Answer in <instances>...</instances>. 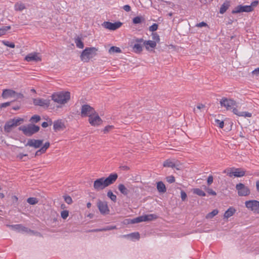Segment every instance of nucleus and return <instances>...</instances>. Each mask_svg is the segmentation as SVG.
<instances>
[{"label": "nucleus", "instance_id": "1", "mask_svg": "<svg viewBox=\"0 0 259 259\" xmlns=\"http://www.w3.org/2000/svg\"><path fill=\"white\" fill-rule=\"evenodd\" d=\"M118 175L116 173L110 174L107 178L102 177L94 182V189L97 191H101L113 184L117 179Z\"/></svg>", "mask_w": 259, "mask_h": 259}, {"label": "nucleus", "instance_id": "2", "mask_svg": "<svg viewBox=\"0 0 259 259\" xmlns=\"http://www.w3.org/2000/svg\"><path fill=\"white\" fill-rule=\"evenodd\" d=\"M220 104L222 107H225L227 110H230L233 109V112L234 114L239 116L244 117H251L252 114L248 112H240L236 108H233L236 105V102L231 99H228L227 98H223L220 101Z\"/></svg>", "mask_w": 259, "mask_h": 259}, {"label": "nucleus", "instance_id": "3", "mask_svg": "<svg viewBox=\"0 0 259 259\" xmlns=\"http://www.w3.org/2000/svg\"><path fill=\"white\" fill-rule=\"evenodd\" d=\"M52 100L60 104L67 103L70 99V94L69 92H62L55 93L51 96Z\"/></svg>", "mask_w": 259, "mask_h": 259}, {"label": "nucleus", "instance_id": "4", "mask_svg": "<svg viewBox=\"0 0 259 259\" xmlns=\"http://www.w3.org/2000/svg\"><path fill=\"white\" fill-rule=\"evenodd\" d=\"M97 51L98 49L95 47L86 48L80 54V60L83 62H89L97 55Z\"/></svg>", "mask_w": 259, "mask_h": 259}, {"label": "nucleus", "instance_id": "5", "mask_svg": "<svg viewBox=\"0 0 259 259\" xmlns=\"http://www.w3.org/2000/svg\"><path fill=\"white\" fill-rule=\"evenodd\" d=\"M39 126L34 124L24 125L19 128V130L22 131L24 134L27 136H31L34 134L36 133L39 131Z\"/></svg>", "mask_w": 259, "mask_h": 259}, {"label": "nucleus", "instance_id": "6", "mask_svg": "<svg viewBox=\"0 0 259 259\" xmlns=\"http://www.w3.org/2000/svg\"><path fill=\"white\" fill-rule=\"evenodd\" d=\"M23 120V119L21 118H15L8 121L4 126L5 131L7 133L10 132L13 128L20 125Z\"/></svg>", "mask_w": 259, "mask_h": 259}, {"label": "nucleus", "instance_id": "7", "mask_svg": "<svg viewBox=\"0 0 259 259\" xmlns=\"http://www.w3.org/2000/svg\"><path fill=\"white\" fill-rule=\"evenodd\" d=\"M224 172L227 173L230 177H242L245 175V170L241 168H231L225 170Z\"/></svg>", "mask_w": 259, "mask_h": 259}, {"label": "nucleus", "instance_id": "8", "mask_svg": "<svg viewBox=\"0 0 259 259\" xmlns=\"http://www.w3.org/2000/svg\"><path fill=\"white\" fill-rule=\"evenodd\" d=\"M245 207L255 214H259V201L256 200H250L245 202Z\"/></svg>", "mask_w": 259, "mask_h": 259}, {"label": "nucleus", "instance_id": "9", "mask_svg": "<svg viewBox=\"0 0 259 259\" xmlns=\"http://www.w3.org/2000/svg\"><path fill=\"white\" fill-rule=\"evenodd\" d=\"M96 111L92 107L89 105L84 104L81 106L80 115L82 117H90Z\"/></svg>", "mask_w": 259, "mask_h": 259}, {"label": "nucleus", "instance_id": "10", "mask_svg": "<svg viewBox=\"0 0 259 259\" xmlns=\"http://www.w3.org/2000/svg\"><path fill=\"white\" fill-rule=\"evenodd\" d=\"M236 189L237 190L238 195L240 196H246L250 194L249 189L242 183L237 184Z\"/></svg>", "mask_w": 259, "mask_h": 259}, {"label": "nucleus", "instance_id": "11", "mask_svg": "<svg viewBox=\"0 0 259 259\" xmlns=\"http://www.w3.org/2000/svg\"><path fill=\"white\" fill-rule=\"evenodd\" d=\"M122 25V23L117 21L115 23H111L108 21L104 22L102 25L106 29L110 30H115L120 28Z\"/></svg>", "mask_w": 259, "mask_h": 259}, {"label": "nucleus", "instance_id": "12", "mask_svg": "<svg viewBox=\"0 0 259 259\" xmlns=\"http://www.w3.org/2000/svg\"><path fill=\"white\" fill-rule=\"evenodd\" d=\"M89 123L92 126H97L101 124L102 122V120L99 116L98 114L96 112L91 116L89 117Z\"/></svg>", "mask_w": 259, "mask_h": 259}, {"label": "nucleus", "instance_id": "13", "mask_svg": "<svg viewBox=\"0 0 259 259\" xmlns=\"http://www.w3.org/2000/svg\"><path fill=\"white\" fill-rule=\"evenodd\" d=\"M97 206L100 212L102 214H106L109 213L110 210L106 202L98 200L97 202Z\"/></svg>", "mask_w": 259, "mask_h": 259}, {"label": "nucleus", "instance_id": "14", "mask_svg": "<svg viewBox=\"0 0 259 259\" xmlns=\"http://www.w3.org/2000/svg\"><path fill=\"white\" fill-rule=\"evenodd\" d=\"M253 9L252 6L239 5L236 7L232 11V13L236 14L241 12H250L252 11Z\"/></svg>", "mask_w": 259, "mask_h": 259}, {"label": "nucleus", "instance_id": "15", "mask_svg": "<svg viewBox=\"0 0 259 259\" xmlns=\"http://www.w3.org/2000/svg\"><path fill=\"white\" fill-rule=\"evenodd\" d=\"M33 104L36 106L48 108L50 106V100L40 98L34 99H33Z\"/></svg>", "mask_w": 259, "mask_h": 259}, {"label": "nucleus", "instance_id": "16", "mask_svg": "<svg viewBox=\"0 0 259 259\" xmlns=\"http://www.w3.org/2000/svg\"><path fill=\"white\" fill-rule=\"evenodd\" d=\"M41 60V57L39 56V54L37 53H31L28 54L25 57V60L27 62H39Z\"/></svg>", "mask_w": 259, "mask_h": 259}, {"label": "nucleus", "instance_id": "17", "mask_svg": "<svg viewBox=\"0 0 259 259\" xmlns=\"http://www.w3.org/2000/svg\"><path fill=\"white\" fill-rule=\"evenodd\" d=\"M136 42L133 47V50L136 53H140L142 50V43H143L144 39L143 38H136L135 39Z\"/></svg>", "mask_w": 259, "mask_h": 259}, {"label": "nucleus", "instance_id": "18", "mask_svg": "<svg viewBox=\"0 0 259 259\" xmlns=\"http://www.w3.org/2000/svg\"><path fill=\"white\" fill-rule=\"evenodd\" d=\"M43 143L42 140L29 139L26 144V146H30L34 148H38L41 146Z\"/></svg>", "mask_w": 259, "mask_h": 259}, {"label": "nucleus", "instance_id": "19", "mask_svg": "<svg viewBox=\"0 0 259 259\" xmlns=\"http://www.w3.org/2000/svg\"><path fill=\"white\" fill-rule=\"evenodd\" d=\"M16 94L15 91L11 89H5L3 91L2 97L4 99H7L9 97H14Z\"/></svg>", "mask_w": 259, "mask_h": 259}, {"label": "nucleus", "instance_id": "20", "mask_svg": "<svg viewBox=\"0 0 259 259\" xmlns=\"http://www.w3.org/2000/svg\"><path fill=\"white\" fill-rule=\"evenodd\" d=\"M54 129L56 132L63 130L65 128L64 123L60 120L55 121L54 122Z\"/></svg>", "mask_w": 259, "mask_h": 259}, {"label": "nucleus", "instance_id": "21", "mask_svg": "<svg viewBox=\"0 0 259 259\" xmlns=\"http://www.w3.org/2000/svg\"><path fill=\"white\" fill-rule=\"evenodd\" d=\"M50 146V143L49 142H46L43 146L35 152V156H39L42 153H45Z\"/></svg>", "mask_w": 259, "mask_h": 259}, {"label": "nucleus", "instance_id": "22", "mask_svg": "<svg viewBox=\"0 0 259 259\" xmlns=\"http://www.w3.org/2000/svg\"><path fill=\"white\" fill-rule=\"evenodd\" d=\"M143 45L147 50H149L150 48L154 49L156 46V41L152 40H144Z\"/></svg>", "mask_w": 259, "mask_h": 259}, {"label": "nucleus", "instance_id": "23", "mask_svg": "<svg viewBox=\"0 0 259 259\" xmlns=\"http://www.w3.org/2000/svg\"><path fill=\"white\" fill-rule=\"evenodd\" d=\"M163 167L174 168L176 166V164L172 159H168L163 163Z\"/></svg>", "mask_w": 259, "mask_h": 259}, {"label": "nucleus", "instance_id": "24", "mask_svg": "<svg viewBox=\"0 0 259 259\" xmlns=\"http://www.w3.org/2000/svg\"><path fill=\"white\" fill-rule=\"evenodd\" d=\"M156 188L159 193H164L166 191V188L164 184L161 182H158L156 184Z\"/></svg>", "mask_w": 259, "mask_h": 259}, {"label": "nucleus", "instance_id": "25", "mask_svg": "<svg viewBox=\"0 0 259 259\" xmlns=\"http://www.w3.org/2000/svg\"><path fill=\"white\" fill-rule=\"evenodd\" d=\"M236 212V209L231 207H230L227 210H226L224 214V218L228 219L229 218L232 216Z\"/></svg>", "mask_w": 259, "mask_h": 259}, {"label": "nucleus", "instance_id": "26", "mask_svg": "<svg viewBox=\"0 0 259 259\" xmlns=\"http://www.w3.org/2000/svg\"><path fill=\"white\" fill-rule=\"evenodd\" d=\"M142 217L143 222L151 221L157 218L156 215L154 214L144 215H142Z\"/></svg>", "mask_w": 259, "mask_h": 259}, {"label": "nucleus", "instance_id": "27", "mask_svg": "<svg viewBox=\"0 0 259 259\" xmlns=\"http://www.w3.org/2000/svg\"><path fill=\"white\" fill-rule=\"evenodd\" d=\"M118 188L119 191L124 195H127L129 193V190L125 187L123 184H119Z\"/></svg>", "mask_w": 259, "mask_h": 259}, {"label": "nucleus", "instance_id": "28", "mask_svg": "<svg viewBox=\"0 0 259 259\" xmlns=\"http://www.w3.org/2000/svg\"><path fill=\"white\" fill-rule=\"evenodd\" d=\"M7 226L10 227L13 230L18 231H24L26 230V228L22 226L21 225H7Z\"/></svg>", "mask_w": 259, "mask_h": 259}, {"label": "nucleus", "instance_id": "29", "mask_svg": "<svg viewBox=\"0 0 259 259\" xmlns=\"http://www.w3.org/2000/svg\"><path fill=\"white\" fill-rule=\"evenodd\" d=\"M145 19L143 16H138L133 18V23L135 24H138L145 22Z\"/></svg>", "mask_w": 259, "mask_h": 259}, {"label": "nucleus", "instance_id": "30", "mask_svg": "<svg viewBox=\"0 0 259 259\" xmlns=\"http://www.w3.org/2000/svg\"><path fill=\"white\" fill-rule=\"evenodd\" d=\"M230 6L229 2L226 1L225 2L221 7L220 10V13L221 14H224L227 10L229 8Z\"/></svg>", "mask_w": 259, "mask_h": 259}, {"label": "nucleus", "instance_id": "31", "mask_svg": "<svg viewBox=\"0 0 259 259\" xmlns=\"http://www.w3.org/2000/svg\"><path fill=\"white\" fill-rule=\"evenodd\" d=\"M108 52L110 54L120 53H121V50L118 47L113 46L109 49Z\"/></svg>", "mask_w": 259, "mask_h": 259}, {"label": "nucleus", "instance_id": "32", "mask_svg": "<svg viewBox=\"0 0 259 259\" xmlns=\"http://www.w3.org/2000/svg\"><path fill=\"white\" fill-rule=\"evenodd\" d=\"M25 9V6L22 3H17L15 5V10L17 11H21Z\"/></svg>", "mask_w": 259, "mask_h": 259}, {"label": "nucleus", "instance_id": "33", "mask_svg": "<svg viewBox=\"0 0 259 259\" xmlns=\"http://www.w3.org/2000/svg\"><path fill=\"white\" fill-rule=\"evenodd\" d=\"M75 43L77 48L82 49L84 47L83 42L81 41L80 37H77L75 39Z\"/></svg>", "mask_w": 259, "mask_h": 259}, {"label": "nucleus", "instance_id": "34", "mask_svg": "<svg viewBox=\"0 0 259 259\" xmlns=\"http://www.w3.org/2000/svg\"><path fill=\"white\" fill-rule=\"evenodd\" d=\"M116 227L115 226H108L103 229H96L94 230H92V232H98V231H106L108 230H111L116 229Z\"/></svg>", "mask_w": 259, "mask_h": 259}, {"label": "nucleus", "instance_id": "35", "mask_svg": "<svg viewBox=\"0 0 259 259\" xmlns=\"http://www.w3.org/2000/svg\"><path fill=\"white\" fill-rule=\"evenodd\" d=\"M193 193L200 196H205L206 195L204 192L198 188L194 189Z\"/></svg>", "mask_w": 259, "mask_h": 259}, {"label": "nucleus", "instance_id": "36", "mask_svg": "<svg viewBox=\"0 0 259 259\" xmlns=\"http://www.w3.org/2000/svg\"><path fill=\"white\" fill-rule=\"evenodd\" d=\"M142 222H143L142 215L137 217L136 218H135L134 219L131 220L130 221V223L131 224H136V223H140Z\"/></svg>", "mask_w": 259, "mask_h": 259}, {"label": "nucleus", "instance_id": "37", "mask_svg": "<svg viewBox=\"0 0 259 259\" xmlns=\"http://www.w3.org/2000/svg\"><path fill=\"white\" fill-rule=\"evenodd\" d=\"M218 210L217 209L213 210L211 212L208 213L206 216V219H212L215 215H216L218 213Z\"/></svg>", "mask_w": 259, "mask_h": 259}, {"label": "nucleus", "instance_id": "38", "mask_svg": "<svg viewBox=\"0 0 259 259\" xmlns=\"http://www.w3.org/2000/svg\"><path fill=\"white\" fill-rule=\"evenodd\" d=\"M11 27L10 26H3L0 28V36L5 35L6 32L10 29Z\"/></svg>", "mask_w": 259, "mask_h": 259}, {"label": "nucleus", "instance_id": "39", "mask_svg": "<svg viewBox=\"0 0 259 259\" xmlns=\"http://www.w3.org/2000/svg\"><path fill=\"white\" fill-rule=\"evenodd\" d=\"M107 196L110 198V199L114 201V202H115L116 201V199H117V197H116V196L115 195H114L112 192L110 190H109L108 192H107Z\"/></svg>", "mask_w": 259, "mask_h": 259}, {"label": "nucleus", "instance_id": "40", "mask_svg": "<svg viewBox=\"0 0 259 259\" xmlns=\"http://www.w3.org/2000/svg\"><path fill=\"white\" fill-rule=\"evenodd\" d=\"M27 202L31 205H34L37 204L38 201L36 198L30 197L27 199Z\"/></svg>", "mask_w": 259, "mask_h": 259}, {"label": "nucleus", "instance_id": "41", "mask_svg": "<svg viewBox=\"0 0 259 259\" xmlns=\"http://www.w3.org/2000/svg\"><path fill=\"white\" fill-rule=\"evenodd\" d=\"M40 120V116L39 115H34L33 116H32L30 119V121L31 122H35V123H37L38 122L39 120Z\"/></svg>", "mask_w": 259, "mask_h": 259}, {"label": "nucleus", "instance_id": "42", "mask_svg": "<svg viewBox=\"0 0 259 259\" xmlns=\"http://www.w3.org/2000/svg\"><path fill=\"white\" fill-rule=\"evenodd\" d=\"M130 237L131 238H136L139 239L140 238V234L138 232H135L130 234L127 235H124L123 237Z\"/></svg>", "mask_w": 259, "mask_h": 259}, {"label": "nucleus", "instance_id": "43", "mask_svg": "<svg viewBox=\"0 0 259 259\" xmlns=\"http://www.w3.org/2000/svg\"><path fill=\"white\" fill-rule=\"evenodd\" d=\"M152 36L153 39V41H156V44L160 41L159 36L156 33H152Z\"/></svg>", "mask_w": 259, "mask_h": 259}, {"label": "nucleus", "instance_id": "44", "mask_svg": "<svg viewBox=\"0 0 259 259\" xmlns=\"http://www.w3.org/2000/svg\"><path fill=\"white\" fill-rule=\"evenodd\" d=\"M113 128V125H107L106 127H105L104 129L103 130V132L104 134H107L111 130H112Z\"/></svg>", "mask_w": 259, "mask_h": 259}, {"label": "nucleus", "instance_id": "45", "mask_svg": "<svg viewBox=\"0 0 259 259\" xmlns=\"http://www.w3.org/2000/svg\"><path fill=\"white\" fill-rule=\"evenodd\" d=\"M69 215L68 210H63L61 212V216L63 219H66Z\"/></svg>", "mask_w": 259, "mask_h": 259}, {"label": "nucleus", "instance_id": "46", "mask_svg": "<svg viewBox=\"0 0 259 259\" xmlns=\"http://www.w3.org/2000/svg\"><path fill=\"white\" fill-rule=\"evenodd\" d=\"M3 43L4 45L10 47L11 48H15V44L13 42H10L8 41H3Z\"/></svg>", "mask_w": 259, "mask_h": 259}, {"label": "nucleus", "instance_id": "47", "mask_svg": "<svg viewBox=\"0 0 259 259\" xmlns=\"http://www.w3.org/2000/svg\"><path fill=\"white\" fill-rule=\"evenodd\" d=\"M166 180L169 183H172L175 182V178L173 176H170L166 177Z\"/></svg>", "mask_w": 259, "mask_h": 259}, {"label": "nucleus", "instance_id": "48", "mask_svg": "<svg viewBox=\"0 0 259 259\" xmlns=\"http://www.w3.org/2000/svg\"><path fill=\"white\" fill-rule=\"evenodd\" d=\"M205 190L206 191V192L211 195L215 196L217 195L216 192L212 190L211 189H210L209 188H206L205 187Z\"/></svg>", "mask_w": 259, "mask_h": 259}, {"label": "nucleus", "instance_id": "49", "mask_svg": "<svg viewBox=\"0 0 259 259\" xmlns=\"http://www.w3.org/2000/svg\"><path fill=\"white\" fill-rule=\"evenodd\" d=\"M157 29H158V25L156 23L153 24L152 25H151L149 27V30L152 32L156 31Z\"/></svg>", "mask_w": 259, "mask_h": 259}, {"label": "nucleus", "instance_id": "50", "mask_svg": "<svg viewBox=\"0 0 259 259\" xmlns=\"http://www.w3.org/2000/svg\"><path fill=\"white\" fill-rule=\"evenodd\" d=\"M64 197L65 201L67 204H70L72 202V200L71 197L69 196H65Z\"/></svg>", "mask_w": 259, "mask_h": 259}, {"label": "nucleus", "instance_id": "51", "mask_svg": "<svg viewBox=\"0 0 259 259\" xmlns=\"http://www.w3.org/2000/svg\"><path fill=\"white\" fill-rule=\"evenodd\" d=\"M215 122L218 124L219 126L222 128L224 125V122L223 121H221L219 119H215Z\"/></svg>", "mask_w": 259, "mask_h": 259}, {"label": "nucleus", "instance_id": "52", "mask_svg": "<svg viewBox=\"0 0 259 259\" xmlns=\"http://www.w3.org/2000/svg\"><path fill=\"white\" fill-rule=\"evenodd\" d=\"M181 197L183 201H185L187 198V194L184 191L181 192Z\"/></svg>", "mask_w": 259, "mask_h": 259}, {"label": "nucleus", "instance_id": "53", "mask_svg": "<svg viewBox=\"0 0 259 259\" xmlns=\"http://www.w3.org/2000/svg\"><path fill=\"white\" fill-rule=\"evenodd\" d=\"M213 177L212 176H209L208 178H207V184L208 185H210L212 182H213Z\"/></svg>", "mask_w": 259, "mask_h": 259}, {"label": "nucleus", "instance_id": "54", "mask_svg": "<svg viewBox=\"0 0 259 259\" xmlns=\"http://www.w3.org/2000/svg\"><path fill=\"white\" fill-rule=\"evenodd\" d=\"M11 102H8L2 103V104H0V108H5L7 106H9L11 105Z\"/></svg>", "mask_w": 259, "mask_h": 259}, {"label": "nucleus", "instance_id": "55", "mask_svg": "<svg viewBox=\"0 0 259 259\" xmlns=\"http://www.w3.org/2000/svg\"><path fill=\"white\" fill-rule=\"evenodd\" d=\"M252 75H255L256 76H259V68H257L255 69L254 70L252 71Z\"/></svg>", "mask_w": 259, "mask_h": 259}, {"label": "nucleus", "instance_id": "56", "mask_svg": "<svg viewBox=\"0 0 259 259\" xmlns=\"http://www.w3.org/2000/svg\"><path fill=\"white\" fill-rule=\"evenodd\" d=\"M207 26V24L205 22H201L199 23H198L196 25V26L198 27H202L203 26Z\"/></svg>", "mask_w": 259, "mask_h": 259}, {"label": "nucleus", "instance_id": "57", "mask_svg": "<svg viewBox=\"0 0 259 259\" xmlns=\"http://www.w3.org/2000/svg\"><path fill=\"white\" fill-rule=\"evenodd\" d=\"M123 9L126 12H130L131 10V7L129 5L124 6Z\"/></svg>", "mask_w": 259, "mask_h": 259}, {"label": "nucleus", "instance_id": "58", "mask_svg": "<svg viewBox=\"0 0 259 259\" xmlns=\"http://www.w3.org/2000/svg\"><path fill=\"white\" fill-rule=\"evenodd\" d=\"M258 3V2L257 1H255L254 2H253L251 5H250L249 6H252V8H253V7H256L257 4Z\"/></svg>", "mask_w": 259, "mask_h": 259}, {"label": "nucleus", "instance_id": "59", "mask_svg": "<svg viewBox=\"0 0 259 259\" xmlns=\"http://www.w3.org/2000/svg\"><path fill=\"white\" fill-rule=\"evenodd\" d=\"M12 201L14 203L17 202L18 199V197L16 196H13L12 197Z\"/></svg>", "mask_w": 259, "mask_h": 259}, {"label": "nucleus", "instance_id": "60", "mask_svg": "<svg viewBox=\"0 0 259 259\" xmlns=\"http://www.w3.org/2000/svg\"><path fill=\"white\" fill-rule=\"evenodd\" d=\"M204 108V105L202 104H200L197 106V108L198 109H201L202 108Z\"/></svg>", "mask_w": 259, "mask_h": 259}, {"label": "nucleus", "instance_id": "61", "mask_svg": "<svg viewBox=\"0 0 259 259\" xmlns=\"http://www.w3.org/2000/svg\"><path fill=\"white\" fill-rule=\"evenodd\" d=\"M27 155V154H22V153H20L18 155V157L19 158H20V159H22L24 156H26Z\"/></svg>", "mask_w": 259, "mask_h": 259}, {"label": "nucleus", "instance_id": "62", "mask_svg": "<svg viewBox=\"0 0 259 259\" xmlns=\"http://www.w3.org/2000/svg\"><path fill=\"white\" fill-rule=\"evenodd\" d=\"M48 125H49V124L47 122H44L41 124V126L44 128L48 127Z\"/></svg>", "mask_w": 259, "mask_h": 259}, {"label": "nucleus", "instance_id": "63", "mask_svg": "<svg viewBox=\"0 0 259 259\" xmlns=\"http://www.w3.org/2000/svg\"><path fill=\"white\" fill-rule=\"evenodd\" d=\"M256 188L257 191L259 193V181L256 182Z\"/></svg>", "mask_w": 259, "mask_h": 259}, {"label": "nucleus", "instance_id": "64", "mask_svg": "<svg viewBox=\"0 0 259 259\" xmlns=\"http://www.w3.org/2000/svg\"><path fill=\"white\" fill-rule=\"evenodd\" d=\"M16 95H17L18 98H22L23 97V95L21 93H16Z\"/></svg>", "mask_w": 259, "mask_h": 259}]
</instances>
